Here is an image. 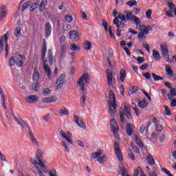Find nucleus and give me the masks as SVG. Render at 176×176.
Returning a JSON list of instances; mask_svg holds the SVG:
<instances>
[{
  "label": "nucleus",
  "mask_w": 176,
  "mask_h": 176,
  "mask_svg": "<svg viewBox=\"0 0 176 176\" xmlns=\"http://www.w3.org/2000/svg\"><path fill=\"white\" fill-rule=\"evenodd\" d=\"M1 102L3 109H8V107H6V102H5V97L1 98Z\"/></svg>",
  "instance_id": "obj_53"
},
{
  "label": "nucleus",
  "mask_w": 176,
  "mask_h": 176,
  "mask_svg": "<svg viewBox=\"0 0 176 176\" xmlns=\"http://www.w3.org/2000/svg\"><path fill=\"white\" fill-rule=\"evenodd\" d=\"M119 174L122 176H130L127 174V170L123 165L120 166V169L118 170Z\"/></svg>",
  "instance_id": "obj_21"
},
{
  "label": "nucleus",
  "mask_w": 176,
  "mask_h": 176,
  "mask_svg": "<svg viewBox=\"0 0 176 176\" xmlns=\"http://www.w3.org/2000/svg\"><path fill=\"white\" fill-rule=\"evenodd\" d=\"M39 7V1H34L31 3L30 7V12H35L36 9Z\"/></svg>",
  "instance_id": "obj_18"
},
{
  "label": "nucleus",
  "mask_w": 176,
  "mask_h": 176,
  "mask_svg": "<svg viewBox=\"0 0 176 176\" xmlns=\"http://www.w3.org/2000/svg\"><path fill=\"white\" fill-rule=\"evenodd\" d=\"M43 155V152H42V150L38 149L37 150V153L36 155V160H32L31 162L32 164L34 166L37 174L39 176H57V172L56 171V169H52V170H46V166L42 162V155Z\"/></svg>",
  "instance_id": "obj_1"
},
{
  "label": "nucleus",
  "mask_w": 176,
  "mask_h": 176,
  "mask_svg": "<svg viewBox=\"0 0 176 176\" xmlns=\"http://www.w3.org/2000/svg\"><path fill=\"white\" fill-rule=\"evenodd\" d=\"M173 12H174V10H171L170 8L169 10L166 12V16H167L168 17H171L172 19L174 18V15H173Z\"/></svg>",
  "instance_id": "obj_45"
},
{
  "label": "nucleus",
  "mask_w": 176,
  "mask_h": 176,
  "mask_svg": "<svg viewBox=\"0 0 176 176\" xmlns=\"http://www.w3.org/2000/svg\"><path fill=\"white\" fill-rule=\"evenodd\" d=\"M170 91L171 96H173V97H175V96H176V89H175V88H173V89H170Z\"/></svg>",
  "instance_id": "obj_63"
},
{
  "label": "nucleus",
  "mask_w": 176,
  "mask_h": 176,
  "mask_svg": "<svg viewBox=\"0 0 176 176\" xmlns=\"http://www.w3.org/2000/svg\"><path fill=\"white\" fill-rule=\"evenodd\" d=\"M146 176L145 175V174L144 173V170H142V168H138L137 169L135 170L133 176Z\"/></svg>",
  "instance_id": "obj_24"
},
{
  "label": "nucleus",
  "mask_w": 176,
  "mask_h": 176,
  "mask_svg": "<svg viewBox=\"0 0 176 176\" xmlns=\"http://www.w3.org/2000/svg\"><path fill=\"white\" fill-rule=\"evenodd\" d=\"M109 98L110 99L108 102L109 104V111L111 116H115L116 112V108L118 107V104H116V98L115 97V93L113 91H110Z\"/></svg>",
  "instance_id": "obj_3"
},
{
  "label": "nucleus",
  "mask_w": 176,
  "mask_h": 176,
  "mask_svg": "<svg viewBox=\"0 0 176 176\" xmlns=\"http://www.w3.org/2000/svg\"><path fill=\"white\" fill-rule=\"evenodd\" d=\"M127 135H133V124H129L126 126Z\"/></svg>",
  "instance_id": "obj_28"
},
{
  "label": "nucleus",
  "mask_w": 176,
  "mask_h": 176,
  "mask_svg": "<svg viewBox=\"0 0 176 176\" xmlns=\"http://www.w3.org/2000/svg\"><path fill=\"white\" fill-rule=\"evenodd\" d=\"M45 38H49L52 34V25H50V23L49 22H47L45 23Z\"/></svg>",
  "instance_id": "obj_13"
},
{
  "label": "nucleus",
  "mask_w": 176,
  "mask_h": 176,
  "mask_svg": "<svg viewBox=\"0 0 176 176\" xmlns=\"http://www.w3.org/2000/svg\"><path fill=\"white\" fill-rule=\"evenodd\" d=\"M14 118V120H15L16 123H17V124H19V126H20L21 127V130H24V129H25V127H27L28 129V130H30L31 128L30 127V126H28V124L26 123L25 121H24L23 119L19 118V117H16V116H13Z\"/></svg>",
  "instance_id": "obj_7"
},
{
  "label": "nucleus",
  "mask_w": 176,
  "mask_h": 176,
  "mask_svg": "<svg viewBox=\"0 0 176 176\" xmlns=\"http://www.w3.org/2000/svg\"><path fill=\"white\" fill-rule=\"evenodd\" d=\"M161 170H162V171H163V173H165V174H166V175L173 176V175H171V173L170 172V170H166V168H162Z\"/></svg>",
  "instance_id": "obj_55"
},
{
  "label": "nucleus",
  "mask_w": 176,
  "mask_h": 176,
  "mask_svg": "<svg viewBox=\"0 0 176 176\" xmlns=\"http://www.w3.org/2000/svg\"><path fill=\"white\" fill-rule=\"evenodd\" d=\"M163 131V126L160 124H157L156 125V131L160 132Z\"/></svg>",
  "instance_id": "obj_61"
},
{
  "label": "nucleus",
  "mask_w": 176,
  "mask_h": 176,
  "mask_svg": "<svg viewBox=\"0 0 176 176\" xmlns=\"http://www.w3.org/2000/svg\"><path fill=\"white\" fill-rule=\"evenodd\" d=\"M14 58L17 67H19V68H20L22 65H24V62H23V60H27V58H25V56L20 55L17 52L15 53Z\"/></svg>",
  "instance_id": "obj_8"
},
{
  "label": "nucleus",
  "mask_w": 176,
  "mask_h": 176,
  "mask_svg": "<svg viewBox=\"0 0 176 176\" xmlns=\"http://www.w3.org/2000/svg\"><path fill=\"white\" fill-rule=\"evenodd\" d=\"M124 13L126 14V20L133 21V17H135V15H133V12L129 11H124Z\"/></svg>",
  "instance_id": "obj_31"
},
{
  "label": "nucleus",
  "mask_w": 176,
  "mask_h": 176,
  "mask_svg": "<svg viewBox=\"0 0 176 176\" xmlns=\"http://www.w3.org/2000/svg\"><path fill=\"white\" fill-rule=\"evenodd\" d=\"M110 126L111 129V131H119V125H118V122H116V120L112 119L110 121Z\"/></svg>",
  "instance_id": "obj_14"
},
{
  "label": "nucleus",
  "mask_w": 176,
  "mask_h": 176,
  "mask_svg": "<svg viewBox=\"0 0 176 176\" xmlns=\"http://www.w3.org/2000/svg\"><path fill=\"white\" fill-rule=\"evenodd\" d=\"M70 49L74 52H78V50H79V47L76 46L75 44H72L70 45Z\"/></svg>",
  "instance_id": "obj_52"
},
{
  "label": "nucleus",
  "mask_w": 176,
  "mask_h": 176,
  "mask_svg": "<svg viewBox=\"0 0 176 176\" xmlns=\"http://www.w3.org/2000/svg\"><path fill=\"white\" fill-rule=\"evenodd\" d=\"M132 21H134L135 24L137 25H140L141 24V19H138L137 16H133Z\"/></svg>",
  "instance_id": "obj_44"
},
{
  "label": "nucleus",
  "mask_w": 176,
  "mask_h": 176,
  "mask_svg": "<svg viewBox=\"0 0 176 176\" xmlns=\"http://www.w3.org/2000/svg\"><path fill=\"white\" fill-rule=\"evenodd\" d=\"M168 6L172 10H176L175 4L172 3L171 2H168Z\"/></svg>",
  "instance_id": "obj_56"
},
{
  "label": "nucleus",
  "mask_w": 176,
  "mask_h": 176,
  "mask_svg": "<svg viewBox=\"0 0 176 176\" xmlns=\"http://www.w3.org/2000/svg\"><path fill=\"white\" fill-rule=\"evenodd\" d=\"M137 61L138 62V64H142L143 63H145V58L138 57Z\"/></svg>",
  "instance_id": "obj_58"
},
{
  "label": "nucleus",
  "mask_w": 176,
  "mask_h": 176,
  "mask_svg": "<svg viewBox=\"0 0 176 176\" xmlns=\"http://www.w3.org/2000/svg\"><path fill=\"white\" fill-rule=\"evenodd\" d=\"M126 5H128L130 8H133V6L137 5V1L135 0L129 1L126 3Z\"/></svg>",
  "instance_id": "obj_41"
},
{
  "label": "nucleus",
  "mask_w": 176,
  "mask_h": 176,
  "mask_svg": "<svg viewBox=\"0 0 176 176\" xmlns=\"http://www.w3.org/2000/svg\"><path fill=\"white\" fill-rule=\"evenodd\" d=\"M28 133L32 144H34V145H38V140H36V138H35V136L34 135V134H32V131H31V129H29Z\"/></svg>",
  "instance_id": "obj_22"
},
{
  "label": "nucleus",
  "mask_w": 176,
  "mask_h": 176,
  "mask_svg": "<svg viewBox=\"0 0 176 176\" xmlns=\"http://www.w3.org/2000/svg\"><path fill=\"white\" fill-rule=\"evenodd\" d=\"M134 137L135 142L137 144V145H138V146H140V148H141L142 149H146V147L144 146V143H142V142L141 141V140H140L138 136L135 135Z\"/></svg>",
  "instance_id": "obj_20"
},
{
  "label": "nucleus",
  "mask_w": 176,
  "mask_h": 176,
  "mask_svg": "<svg viewBox=\"0 0 176 176\" xmlns=\"http://www.w3.org/2000/svg\"><path fill=\"white\" fill-rule=\"evenodd\" d=\"M14 34L15 36H16L17 38H19V36H21V28L16 27L14 30Z\"/></svg>",
  "instance_id": "obj_32"
},
{
  "label": "nucleus",
  "mask_w": 176,
  "mask_h": 176,
  "mask_svg": "<svg viewBox=\"0 0 176 176\" xmlns=\"http://www.w3.org/2000/svg\"><path fill=\"white\" fill-rule=\"evenodd\" d=\"M59 113L61 116H65V115H69V112L67 111V109H60Z\"/></svg>",
  "instance_id": "obj_38"
},
{
  "label": "nucleus",
  "mask_w": 176,
  "mask_h": 176,
  "mask_svg": "<svg viewBox=\"0 0 176 176\" xmlns=\"http://www.w3.org/2000/svg\"><path fill=\"white\" fill-rule=\"evenodd\" d=\"M60 134L62 138H64L65 140H66V141H67V142H69V144H71L72 145V144H73L72 140H71L67 137V133H65V132H64V131L61 130L60 131Z\"/></svg>",
  "instance_id": "obj_26"
},
{
  "label": "nucleus",
  "mask_w": 176,
  "mask_h": 176,
  "mask_svg": "<svg viewBox=\"0 0 176 176\" xmlns=\"http://www.w3.org/2000/svg\"><path fill=\"white\" fill-rule=\"evenodd\" d=\"M3 50V37H0V55L2 53V51Z\"/></svg>",
  "instance_id": "obj_46"
},
{
  "label": "nucleus",
  "mask_w": 176,
  "mask_h": 176,
  "mask_svg": "<svg viewBox=\"0 0 176 176\" xmlns=\"http://www.w3.org/2000/svg\"><path fill=\"white\" fill-rule=\"evenodd\" d=\"M146 16L147 19H151L152 18V10H147Z\"/></svg>",
  "instance_id": "obj_57"
},
{
  "label": "nucleus",
  "mask_w": 176,
  "mask_h": 176,
  "mask_svg": "<svg viewBox=\"0 0 176 176\" xmlns=\"http://www.w3.org/2000/svg\"><path fill=\"white\" fill-rule=\"evenodd\" d=\"M97 160H98V163H100L101 164H104V163H105V162H107V160H108V157H107V155H103L99 157Z\"/></svg>",
  "instance_id": "obj_29"
},
{
  "label": "nucleus",
  "mask_w": 176,
  "mask_h": 176,
  "mask_svg": "<svg viewBox=\"0 0 176 176\" xmlns=\"http://www.w3.org/2000/svg\"><path fill=\"white\" fill-rule=\"evenodd\" d=\"M25 101L29 104H35V102H38V97L35 95H31L26 97Z\"/></svg>",
  "instance_id": "obj_15"
},
{
  "label": "nucleus",
  "mask_w": 176,
  "mask_h": 176,
  "mask_svg": "<svg viewBox=\"0 0 176 176\" xmlns=\"http://www.w3.org/2000/svg\"><path fill=\"white\" fill-rule=\"evenodd\" d=\"M9 65L10 67H14L16 65V58L14 56H12L9 60Z\"/></svg>",
  "instance_id": "obj_39"
},
{
  "label": "nucleus",
  "mask_w": 176,
  "mask_h": 176,
  "mask_svg": "<svg viewBox=\"0 0 176 176\" xmlns=\"http://www.w3.org/2000/svg\"><path fill=\"white\" fill-rule=\"evenodd\" d=\"M128 155L131 159H132L133 160H135V157L134 156V153H133V151H131V149L129 150Z\"/></svg>",
  "instance_id": "obj_49"
},
{
  "label": "nucleus",
  "mask_w": 176,
  "mask_h": 176,
  "mask_svg": "<svg viewBox=\"0 0 176 176\" xmlns=\"http://www.w3.org/2000/svg\"><path fill=\"white\" fill-rule=\"evenodd\" d=\"M106 74L107 76V85L108 86H112V79L113 78V75L111 74L110 69H107Z\"/></svg>",
  "instance_id": "obj_16"
},
{
  "label": "nucleus",
  "mask_w": 176,
  "mask_h": 176,
  "mask_svg": "<svg viewBox=\"0 0 176 176\" xmlns=\"http://www.w3.org/2000/svg\"><path fill=\"white\" fill-rule=\"evenodd\" d=\"M30 5H31L30 1H27L26 3H24L21 7L22 12H24V10H25V9H27V8H28V6H30Z\"/></svg>",
  "instance_id": "obj_43"
},
{
  "label": "nucleus",
  "mask_w": 176,
  "mask_h": 176,
  "mask_svg": "<svg viewBox=\"0 0 176 176\" xmlns=\"http://www.w3.org/2000/svg\"><path fill=\"white\" fill-rule=\"evenodd\" d=\"M56 101H57V98L56 96L43 98V102H45V104H49L50 102H56Z\"/></svg>",
  "instance_id": "obj_17"
},
{
  "label": "nucleus",
  "mask_w": 176,
  "mask_h": 176,
  "mask_svg": "<svg viewBox=\"0 0 176 176\" xmlns=\"http://www.w3.org/2000/svg\"><path fill=\"white\" fill-rule=\"evenodd\" d=\"M170 106L171 107H176V99L174 98L170 102Z\"/></svg>",
  "instance_id": "obj_64"
},
{
  "label": "nucleus",
  "mask_w": 176,
  "mask_h": 176,
  "mask_svg": "<svg viewBox=\"0 0 176 176\" xmlns=\"http://www.w3.org/2000/svg\"><path fill=\"white\" fill-rule=\"evenodd\" d=\"M151 75L155 82H159V80H163L164 79L163 77H160V76H157L154 73H152Z\"/></svg>",
  "instance_id": "obj_40"
},
{
  "label": "nucleus",
  "mask_w": 176,
  "mask_h": 176,
  "mask_svg": "<svg viewBox=\"0 0 176 176\" xmlns=\"http://www.w3.org/2000/svg\"><path fill=\"white\" fill-rule=\"evenodd\" d=\"M43 51L41 54V58L43 60V67L48 79H52V70L49 67V64L50 65H53V51L52 50H48L47 58L45 59L47 47H46V40L43 39Z\"/></svg>",
  "instance_id": "obj_2"
},
{
  "label": "nucleus",
  "mask_w": 176,
  "mask_h": 176,
  "mask_svg": "<svg viewBox=\"0 0 176 176\" xmlns=\"http://www.w3.org/2000/svg\"><path fill=\"white\" fill-rule=\"evenodd\" d=\"M138 90H140V88H138V87L133 86L132 88V91H131V94H134V93H137V91H138Z\"/></svg>",
  "instance_id": "obj_60"
},
{
  "label": "nucleus",
  "mask_w": 176,
  "mask_h": 176,
  "mask_svg": "<svg viewBox=\"0 0 176 176\" xmlns=\"http://www.w3.org/2000/svg\"><path fill=\"white\" fill-rule=\"evenodd\" d=\"M74 122L79 126L81 129H86V124H85V122L81 120L78 116H74Z\"/></svg>",
  "instance_id": "obj_12"
},
{
  "label": "nucleus",
  "mask_w": 176,
  "mask_h": 176,
  "mask_svg": "<svg viewBox=\"0 0 176 176\" xmlns=\"http://www.w3.org/2000/svg\"><path fill=\"white\" fill-rule=\"evenodd\" d=\"M114 149L116 151V155L119 159L120 162H123V155H122V151H120V147L119 146V143L115 142L114 143Z\"/></svg>",
  "instance_id": "obj_10"
},
{
  "label": "nucleus",
  "mask_w": 176,
  "mask_h": 176,
  "mask_svg": "<svg viewBox=\"0 0 176 176\" xmlns=\"http://www.w3.org/2000/svg\"><path fill=\"white\" fill-rule=\"evenodd\" d=\"M85 85H90V76L87 74H84L77 81V87L82 93H86V86Z\"/></svg>",
  "instance_id": "obj_4"
},
{
  "label": "nucleus",
  "mask_w": 176,
  "mask_h": 176,
  "mask_svg": "<svg viewBox=\"0 0 176 176\" xmlns=\"http://www.w3.org/2000/svg\"><path fill=\"white\" fill-rule=\"evenodd\" d=\"M124 115L128 119H133V116H131V113H130V108L127 103H124V109H120V118L122 123H124Z\"/></svg>",
  "instance_id": "obj_5"
},
{
  "label": "nucleus",
  "mask_w": 176,
  "mask_h": 176,
  "mask_svg": "<svg viewBox=\"0 0 176 176\" xmlns=\"http://www.w3.org/2000/svg\"><path fill=\"white\" fill-rule=\"evenodd\" d=\"M50 93H52V91H50L49 89H44L43 91V96H49Z\"/></svg>",
  "instance_id": "obj_54"
},
{
  "label": "nucleus",
  "mask_w": 176,
  "mask_h": 176,
  "mask_svg": "<svg viewBox=\"0 0 176 176\" xmlns=\"http://www.w3.org/2000/svg\"><path fill=\"white\" fill-rule=\"evenodd\" d=\"M165 68H166V72L168 74V75L169 76H173L174 72H173V70H171V67H170V65H166L165 66Z\"/></svg>",
  "instance_id": "obj_33"
},
{
  "label": "nucleus",
  "mask_w": 176,
  "mask_h": 176,
  "mask_svg": "<svg viewBox=\"0 0 176 176\" xmlns=\"http://www.w3.org/2000/svg\"><path fill=\"white\" fill-rule=\"evenodd\" d=\"M33 80L34 82H38V80H39V72L36 68L34 69V72L33 73Z\"/></svg>",
  "instance_id": "obj_30"
},
{
  "label": "nucleus",
  "mask_w": 176,
  "mask_h": 176,
  "mask_svg": "<svg viewBox=\"0 0 176 176\" xmlns=\"http://www.w3.org/2000/svg\"><path fill=\"white\" fill-rule=\"evenodd\" d=\"M8 14V8H6V6L3 5L1 6L0 8V23L1 21H3V19Z\"/></svg>",
  "instance_id": "obj_11"
},
{
  "label": "nucleus",
  "mask_w": 176,
  "mask_h": 176,
  "mask_svg": "<svg viewBox=\"0 0 176 176\" xmlns=\"http://www.w3.org/2000/svg\"><path fill=\"white\" fill-rule=\"evenodd\" d=\"M64 83H65V74H62L56 80V87L57 90H58V89H61V87L64 86Z\"/></svg>",
  "instance_id": "obj_9"
},
{
  "label": "nucleus",
  "mask_w": 176,
  "mask_h": 176,
  "mask_svg": "<svg viewBox=\"0 0 176 176\" xmlns=\"http://www.w3.org/2000/svg\"><path fill=\"white\" fill-rule=\"evenodd\" d=\"M118 18L120 20H122V21H124L126 23V21H127V19H126V16L122 13H120L118 14Z\"/></svg>",
  "instance_id": "obj_47"
},
{
  "label": "nucleus",
  "mask_w": 176,
  "mask_h": 176,
  "mask_svg": "<svg viewBox=\"0 0 176 176\" xmlns=\"http://www.w3.org/2000/svg\"><path fill=\"white\" fill-rule=\"evenodd\" d=\"M70 39H76L78 36V32L76 30H72L69 33Z\"/></svg>",
  "instance_id": "obj_36"
},
{
  "label": "nucleus",
  "mask_w": 176,
  "mask_h": 176,
  "mask_svg": "<svg viewBox=\"0 0 176 176\" xmlns=\"http://www.w3.org/2000/svg\"><path fill=\"white\" fill-rule=\"evenodd\" d=\"M147 162L151 166H153V164H155V159H153V157L152 156V155L148 154L147 155Z\"/></svg>",
  "instance_id": "obj_34"
},
{
  "label": "nucleus",
  "mask_w": 176,
  "mask_h": 176,
  "mask_svg": "<svg viewBox=\"0 0 176 176\" xmlns=\"http://www.w3.org/2000/svg\"><path fill=\"white\" fill-rule=\"evenodd\" d=\"M138 105L139 108H141L142 109H144V108H147L148 107V105H149V103H148L146 102V100L143 99V100H140L138 102Z\"/></svg>",
  "instance_id": "obj_19"
},
{
  "label": "nucleus",
  "mask_w": 176,
  "mask_h": 176,
  "mask_svg": "<svg viewBox=\"0 0 176 176\" xmlns=\"http://www.w3.org/2000/svg\"><path fill=\"white\" fill-rule=\"evenodd\" d=\"M138 38L139 41H141L142 39H144V38H145L146 37L145 36L144 32H139V34L138 35Z\"/></svg>",
  "instance_id": "obj_48"
},
{
  "label": "nucleus",
  "mask_w": 176,
  "mask_h": 176,
  "mask_svg": "<svg viewBox=\"0 0 176 176\" xmlns=\"http://www.w3.org/2000/svg\"><path fill=\"white\" fill-rule=\"evenodd\" d=\"M84 49H85V50H91V43L90 41H85L84 42Z\"/></svg>",
  "instance_id": "obj_35"
},
{
  "label": "nucleus",
  "mask_w": 176,
  "mask_h": 176,
  "mask_svg": "<svg viewBox=\"0 0 176 176\" xmlns=\"http://www.w3.org/2000/svg\"><path fill=\"white\" fill-rule=\"evenodd\" d=\"M65 21H67V23H72V20H74V18L72 16L66 15L65 16Z\"/></svg>",
  "instance_id": "obj_50"
},
{
  "label": "nucleus",
  "mask_w": 176,
  "mask_h": 176,
  "mask_svg": "<svg viewBox=\"0 0 176 176\" xmlns=\"http://www.w3.org/2000/svg\"><path fill=\"white\" fill-rule=\"evenodd\" d=\"M32 89L34 91H38V90H39V84L38 83V82H35L32 85Z\"/></svg>",
  "instance_id": "obj_37"
},
{
  "label": "nucleus",
  "mask_w": 176,
  "mask_h": 176,
  "mask_svg": "<svg viewBox=\"0 0 176 176\" xmlns=\"http://www.w3.org/2000/svg\"><path fill=\"white\" fill-rule=\"evenodd\" d=\"M102 155V150H98V151L93 153L91 155V159H98L100 156Z\"/></svg>",
  "instance_id": "obj_27"
},
{
  "label": "nucleus",
  "mask_w": 176,
  "mask_h": 176,
  "mask_svg": "<svg viewBox=\"0 0 176 176\" xmlns=\"http://www.w3.org/2000/svg\"><path fill=\"white\" fill-rule=\"evenodd\" d=\"M46 5H47V0H41L39 6V11L41 12H43L46 8Z\"/></svg>",
  "instance_id": "obj_25"
},
{
  "label": "nucleus",
  "mask_w": 176,
  "mask_h": 176,
  "mask_svg": "<svg viewBox=\"0 0 176 176\" xmlns=\"http://www.w3.org/2000/svg\"><path fill=\"white\" fill-rule=\"evenodd\" d=\"M81 17L83 19V20H87V15L85 11H81Z\"/></svg>",
  "instance_id": "obj_62"
},
{
  "label": "nucleus",
  "mask_w": 176,
  "mask_h": 176,
  "mask_svg": "<svg viewBox=\"0 0 176 176\" xmlns=\"http://www.w3.org/2000/svg\"><path fill=\"white\" fill-rule=\"evenodd\" d=\"M153 57L154 58V60H157V61H160V53H159V52L156 50H153Z\"/></svg>",
  "instance_id": "obj_23"
},
{
  "label": "nucleus",
  "mask_w": 176,
  "mask_h": 176,
  "mask_svg": "<svg viewBox=\"0 0 176 176\" xmlns=\"http://www.w3.org/2000/svg\"><path fill=\"white\" fill-rule=\"evenodd\" d=\"M120 75L121 82H124V78H126V71L121 70Z\"/></svg>",
  "instance_id": "obj_42"
},
{
  "label": "nucleus",
  "mask_w": 176,
  "mask_h": 176,
  "mask_svg": "<svg viewBox=\"0 0 176 176\" xmlns=\"http://www.w3.org/2000/svg\"><path fill=\"white\" fill-rule=\"evenodd\" d=\"M148 67H149V65L147 63H145L140 67V69H141L142 71H145V69H146Z\"/></svg>",
  "instance_id": "obj_59"
},
{
  "label": "nucleus",
  "mask_w": 176,
  "mask_h": 176,
  "mask_svg": "<svg viewBox=\"0 0 176 176\" xmlns=\"http://www.w3.org/2000/svg\"><path fill=\"white\" fill-rule=\"evenodd\" d=\"M162 54L164 58L166 61H169L170 60V55L168 54V46L166 43H162L160 45Z\"/></svg>",
  "instance_id": "obj_6"
},
{
  "label": "nucleus",
  "mask_w": 176,
  "mask_h": 176,
  "mask_svg": "<svg viewBox=\"0 0 176 176\" xmlns=\"http://www.w3.org/2000/svg\"><path fill=\"white\" fill-rule=\"evenodd\" d=\"M165 109V115H167V116H170L171 115V111H170V108L167 106H164Z\"/></svg>",
  "instance_id": "obj_51"
}]
</instances>
